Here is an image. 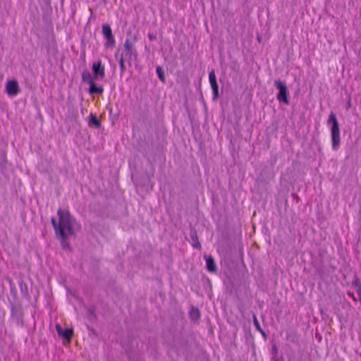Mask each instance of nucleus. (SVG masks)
<instances>
[{
    "label": "nucleus",
    "mask_w": 361,
    "mask_h": 361,
    "mask_svg": "<svg viewBox=\"0 0 361 361\" xmlns=\"http://www.w3.org/2000/svg\"><path fill=\"white\" fill-rule=\"evenodd\" d=\"M61 226L66 233H69L71 236L75 237L76 233L81 230L80 224L71 215L68 210H63L59 209L57 212Z\"/></svg>",
    "instance_id": "1"
},
{
    "label": "nucleus",
    "mask_w": 361,
    "mask_h": 361,
    "mask_svg": "<svg viewBox=\"0 0 361 361\" xmlns=\"http://www.w3.org/2000/svg\"><path fill=\"white\" fill-rule=\"evenodd\" d=\"M327 125L329 126L331 128L332 149L337 150L340 146V129L338 121L336 114L333 111H331L329 116Z\"/></svg>",
    "instance_id": "2"
},
{
    "label": "nucleus",
    "mask_w": 361,
    "mask_h": 361,
    "mask_svg": "<svg viewBox=\"0 0 361 361\" xmlns=\"http://www.w3.org/2000/svg\"><path fill=\"white\" fill-rule=\"evenodd\" d=\"M274 85L279 90L276 95L278 101L280 103L288 105L290 104L289 92L286 84L280 80H276L274 82Z\"/></svg>",
    "instance_id": "3"
},
{
    "label": "nucleus",
    "mask_w": 361,
    "mask_h": 361,
    "mask_svg": "<svg viewBox=\"0 0 361 361\" xmlns=\"http://www.w3.org/2000/svg\"><path fill=\"white\" fill-rule=\"evenodd\" d=\"M124 49L121 54L128 60V65L130 66L133 61H137V53L133 47V44L129 39H127L123 45Z\"/></svg>",
    "instance_id": "4"
},
{
    "label": "nucleus",
    "mask_w": 361,
    "mask_h": 361,
    "mask_svg": "<svg viewBox=\"0 0 361 361\" xmlns=\"http://www.w3.org/2000/svg\"><path fill=\"white\" fill-rule=\"evenodd\" d=\"M274 177L273 172L271 169L268 166H265L262 169L259 175L257 176L256 181L258 184L267 185L269 183L271 179Z\"/></svg>",
    "instance_id": "5"
},
{
    "label": "nucleus",
    "mask_w": 361,
    "mask_h": 361,
    "mask_svg": "<svg viewBox=\"0 0 361 361\" xmlns=\"http://www.w3.org/2000/svg\"><path fill=\"white\" fill-rule=\"evenodd\" d=\"M56 330L59 336L64 341L70 343L73 336V329L72 328L63 329L62 326L57 324Z\"/></svg>",
    "instance_id": "6"
},
{
    "label": "nucleus",
    "mask_w": 361,
    "mask_h": 361,
    "mask_svg": "<svg viewBox=\"0 0 361 361\" xmlns=\"http://www.w3.org/2000/svg\"><path fill=\"white\" fill-rule=\"evenodd\" d=\"M102 35L106 39L104 44L106 47H112L115 45V39L112 34L111 26L109 24H104L102 25Z\"/></svg>",
    "instance_id": "7"
},
{
    "label": "nucleus",
    "mask_w": 361,
    "mask_h": 361,
    "mask_svg": "<svg viewBox=\"0 0 361 361\" xmlns=\"http://www.w3.org/2000/svg\"><path fill=\"white\" fill-rule=\"evenodd\" d=\"M209 81L211 85L213 93V100L216 101L220 97L219 91V85L215 74L214 70H212L209 73Z\"/></svg>",
    "instance_id": "8"
},
{
    "label": "nucleus",
    "mask_w": 361,
    "mask_h": 361,
    "mask_svg": "<svg viewBox=\"0 0 361 361\" xmlns=\"http://www.w3.org/2000/svg\"><path fill=\"white\" fill-rule=\"evenodd\" d=\"M5 90L9 97L16 96L20 91L18 81L15 79L8 80Z\"/></svg>",
    "instance_id": "9"
},
{
    "label": "nucleus",
    "mask_w": 361,
    "mask_h": 361,
    "mask_svg": "<svg viewBox=\"0 0 361 361\" xmlns=\"http://www.w3.org/2000/svg\"><path fill=\"white\" fill-rule=\"evenodd\" d=\"M92 72L95 80L99 78H103L105 75L104 68L100 61L94 62L92 64Z\"/></svg>",
    "instance_id": "10"
},
{
    "label": "nucleus",
    "mask_w": 361,
    "mask_h": 361,
    "mask_svg": "<svg viewBox=\"0 0 361 361\" xmlns=\"http://www.w3.org/2000/svg\"><path fill=\"white\" fill-rule=\"evenodd\" d=\"M190 237L192 240V246L197 250H201L202 246L198 240L197 232L194 226L190 224Z\"/></svg>",
    "instance_id": "11"
},
{
    "label": "nucleus",
    "mask_w": 361,
    "mask_h": 361,
    "mask_svg": "<svg viewBox=\"0 0 361 361\" xmlns=\"http://www.w3.org/2000/svg\"><path fill=\"white\" fill-rule=\"evenodd\" d=\"M206 260V268L210 273H216L217 267L214 261V257L212 255H204V256Z\"/></svg>",
    "instance_id": "12"
},
{
    "label": "nucleus",
    "mask_w": 361,
    "mask_h": 361,
    "mask_svg": "<svg viewBox=\"0 0 361 361\" xmlns=\"http://www.w3.org/2000/svg\"><path fill=\"white\" fill-rule=\"evenodd\" d=\"M57 238L60 240L61 247L63 250L71 249L70 244L68 242V236H71L69 233H66V231L56 235Z\"/></svg>",
    "instance_id": "13"
},
{
    "label": "nucleus",
    "mask_w": 361,
    "mask_h": 361,
    "mask_svg": "<svg viewBox=\"0 0 361 361\" xmlns=\"http://www.w3.org/2000/svg\"><path fill=\"white\" fill-rule=\"evenodd\" d=\"M11 303V316L14 318H16L17 320L23 319V312L20 305H16L13 302H10Z\"/></svg>",
    "instance_id": "14"
},
{
    "label": "nucleus",
    "mask_w": 361,
    "mask_h": 361,
    "mask_svg": "<svg viewBox=\"0 0 361 361\" xmlns=\"http://www.w3.org/2000/svg\"><path fill=\"white\" fill-rule=\"evenodd\" d=\"M88 92L90 94H98L100 95L103 93L104 89L102 85H98L94 81L90 85Z\"/></svg>",
    "instance_id": "15"
},
{
    "label": "nucleus",
    "mask_w": 361,
    "mask_h": 361,
    "mask_svg": "<svg viewBox=\"0 0 361 361\" xmlns=\"http://www.w3.org/2000/svg\"><path fill=\"white\" fill-rule=\"evenodd\" d=\"M88 125L90 127L94 128H100L102 126L101 121L99 120L97 116L92 113H91L90 115Z\"/></svg>",
    "instance_id": "16"
},
{
    "label": "nucleus",
    "mask_w": 361,
    "mask_h": 361,
    "mask_svg": "<svg viewBox=\"0 0 361 361\" xmlns=\"http://www.w3.org/2000/svg\"><path fill=\"white\" fill-rule=\"evenodd\" d=\"M189 316L191 320L197 321L200 317V312L197 307L192 306L189 312Z\"/></svg>",
    "instance_id": "17"
},
{
    "label": "nucleus",
    "mask_w": 361,
    "mask_h": 361,
    "mask_svg": "<svg viewBox=\"0 0 361 361\" xmlns=\"http://www.w3.org/2000/svg\"><path fill=\"white\" fill-rule=\"evenodd\" d=\"M82 79L83 82L88 83L89 85L95 80L94 75H92L87 70L82 72Z\"/></svg>",
    "instance_id": "18"
},
{
    "label": "nucleus",
    "mask_w": 361,
    "mask_h": 361,
    "mask_svg": "<svg viewBox=\"0 0 361 361\" xmlns=\"http://www.w3.org/2000/svg\"><path fill=\"white\" fill-rule=\"evenodd\" d=\"M7 164H8V161L6 160V154L4 152L2 154V159L0 163L1 173L4 176H7V171H8Z\"/></svg>",
    "instance_id": "19"
},
{
    "label": "nucleus",
    "mask_w": 361,
    "mask_h": 361,
    "mask_svg": "<svg viewBox=\"0 0 361 361\" xmlns=\"http://www.w3.org/2000/svg\"><path fill=\"white\" fill-rule=\"evenodd\" d=\"M51 222L54 228L56 235L64 231V229H63L61 226L60 221L59 223H57V221L54 217L51 218Z\"/></svg>",
    "instance_id": "20"
},
{
    "label": "nucleus",
    "mask_w": 361,
    "mask_h": 361,
    "mask_svg": "<svg viewBox=\"0 0 361 361\" xmlns=\"http://www.w3.org/2000/svg\"><path fill=\"white\" fill-rule=\"evenodd\" d=\"M18 285L20 289L21 294L23 297L28 296V290L27 284L23 281V280L20 279L18 281Z\"/></svg>",
    "instance_id": "21"
},
{
    "label": "nucleus",
    "mask_w": 361,
    "mask_h": 361,
    "mask_svg": "<svg viewBox=\"0 0 361 361\" xmlns=\"http://www.w3.org/2000/svg\"><path fill=\"white\" fill-rule=\"evenodd\" d=\"M95 306L92 305L87 311V318L90 322H93L97 319V315L95 314Z\"/></svg>",
    "instance_id": "22"
},
{
    "label": "nucleus",
    "mask_w": 361,
    "mask_h": 361,
    "mask_svg": "<svg viewBox=\"0 0 361 361\" xmlns=\"http://www.w3.org/2000/svg\"><path fill=\"white\" fill-rule=\"evenodd\" d=\"M156 72H157V76H158L159 79L163 83H165L166 82V78H165V75H164V71L162 68V67L157 66V68H156Z\"/></svg>",
    "instance_id": "23"
},
{
    "label": "nucleus",
    "mask_w": 361,
    "mask_h": 361,
    "mask_svg": "<svg viewBox=\"0 0 361 361\" xmlns=\"http://www.w3.org/2000/svg\"><path fill=\"white\" fill-rule=\"evenodd\" d=\"M127 356L128 357L129 360L131 361H135L138 359L139 355L138 353L134 352L133 350L128 349L126 351Z\"/></svg>",
    "instance_id": "24"
},
{
    "label": "nucleus",
    "mask_w": 361,
    "mask_h": 361,
    "mask_svg": "<svg viewBox=\"0 0 361 361\" xmlns=\"http://www.w3.org/2000/svg\"><path fill=\"white\" fill-rule=\"evenodd\" d=\"M271 353V355H272V360L274 361H279V358L277 357V355H278V348H277V345H276V343H273L272 344Z\"/></svg>",
    "instance_id": "25"
},
{
    "label": "nucleus",
    "mask_w": 361,
    "mask_h": 361,
    "mask_svg": "<svg viewBox=\"0 0 361 361\" xmlns=\"http://www.w3.org/2000/svg\"><path fill=\"white\" fill-rule=\"evenodd\" d=\"M118 63H119L120 69H121V75H123V73L126 70V66H125V63H124L123 54L121 55V56H120V58L118 59Z\"/></svg>",
    "instance_id": "26"
},
{
    "label": "nucleus",
    "mask_w": 361,
    "mask_h": 361,
    "mask_svg": "<svg viewBox=\"0 0 361 361\" xmlns=\"http://www.w3.org/2000/svg\"><path fill=\"white\" fill-rule=\"evenodd\" d=\"M9 284L11 288V293L13 295L14 300H16L17 299V291L13 283L11 282V280L9 281Z\"/></svg>",
    "instance_id": "27"
},
{
    "label": "nucleus",
    "mask_w": 361,
    "mask_h": 361,
    "mask_svg": "<svg viewBox=\"0 0 361 361\" xmlns=\"http://www.w3.org/2000/svg\"><path fill=\"white\" fill-rule=\"evenodd\" d=\"M352 285L357 288H359V287H361V282L359 278L357 276V275L354 276V279L352 282Z\"/></svg>",
    "instance_id": "28"
},
{
    "label": "nucleus",
    "mask_w": 361,
    "mask_h": 361,
    "mask_svg": "<svg viewBox=\"0 0 361 361\" xmlns=\"http://www.w3.org/2000/svg\"><path fill=\"white\" fill-rule=\"evenodd\" d=\"M253 322H254V325L256 328V329L259 331H261L262 329L261 328L260 326V324L257 320V318L256 317V315L255 314H253Z\"/></svg>",
    "instance_id": "29"
},
{
    "label": "nucleus",
    "mask_w": 361,
    "mask_h": 361,
    "mask_svg": "<svg viewBox=\"0 0 361 361\" xmlns=\"http://www.w3.org/2000/svg\"><path fill=\"white\" fill-rule=\"evenodd\" d=\"M87 329L89 330L90 332H91L94 336H97L98 334L97 333V331L92 328V327H90V326H87Z\"/></svg>",
    "instance_id": "30"
},
{
    "label": "nucleus",
    "mask_w": 361,
    "mask_h": 361,
    "mask_svg": "<svg viewBox=\"0 0 361 361\" xmlns=\"http://www.w3.org/2000/svg\"><path fill=\"white\" fill-rule=\"evenodd\" d=\"M148 37H149V40H151V41H154V40L157 39V35L153 33H149Z\"/></svg>",
    "instance_id": "31"
},
{
    "label": "nucleus",
    "mask_w": 361,
    "mask_h": 361,
    "mask_svg": "<svg viewBox=\"0 0 361 361\" xmlns=\"http://www.w3.org/2000/svg\"><path fill=\"white\" fill-rule=\"evenodd\" d=\"M357 294L359 296V300L361 302V287L357 289Z\"/></svg>",
    "instance_id": "32"
},
{
    "label": "nucleus",
    "mask_w": 361,
    "mask_h": 361,
    "mask_svg": "<svg viewBox=\"0 0 361 361\" xmlns=\"http://www.w3.org/2000/svg\"><path fill=\"white\" fill-rule=\"evenodd\" d=\"M259 332L261 333L262 336L264 338H267V334H266V333L264 332V330H262V329L261 331H259Z\"/></svg>",
    "instance_id": "33"
},
{
    "label": "nucleus",
    "mask_w": 361,
    "mask_h": 361,
    "mask_svg": "<svg viewBox=\"0 0 361 361\" xmlns=\"http://www.w3.org/2000/svg\"><path fill=\"white\" fill-rule=\"evenodd\" d=\"M261 39H262V37L258 35V36H257V40H258V42H261Z\"/></svg>",
    "instance_id": "34"
},
{
    "label": "nucleus",
    "mask_w": 361,
    "mask_h": 361,
    "mask_svg": "<svg viewBox=\"0 0 361 361\" xmlns=\"http://www.w3.org/2000/svg\"><path fill=\"white\" fill-rule=\"evenodd\" d=\"M359 340H360V342H361V332H360V333H359Z\"/></svg>",
    "instance_id": "35"
},
{
    "label": "nucleus",
    "mask_w": 361,
    "mask_h": 361,
    "mask_svg": "<svg viewBox=\"0 0 361 361\" xmlns=\"http://www.w3.org/2000/svg\"><path fill=\"white\" fill-rule=\"evenodd\" d=\"M293 195L295 196V197H298V200H299V197H298V195L293 194Z\"/></svg>",
    "instance_id": "36"
},
{
    "label": "nucleus",
    "mask_w": 361,
    "mask_h": 361,
    "mask_svg": "<svg viewBox=\"0 0 361 361\" xmlns=\"http://www.w3.org/2000/svg\"><path fill=\"white\" fill-rule=\"evenodd\" d=\"M118 53H116L115 56L116 59H118Z\"/></svg>",
    "instance_id": "37"
},
{
    "label": "nucleus",
    "mask_w": 361,
    "mask_h": 361,
    "mask_svg": "<svg viewBox=\"0 0 361 361\" xmlns=\"http://www.w3.org/2000/svg\"><path fill=\"white\" fill-rule=\"evenodd\" d=\"M350 106V102H349L348 104V106Z\"/></svg>",
    "instance_id": "38"
},
{
    "label": "nucleus",
    "mask_w": 361,
    "mask_h": 361,
    "mask_svg": "<svg viewBox=\"0 0 361 361\" xmlns=\"http://www.w3.org/2000/svg\"><path fill=\"white\" fill-rule=\"evenodd\" d=\"M61 4H63L64 0H61Z\"/></svg>",
    "instance_id": "39"
}]
</instances>
